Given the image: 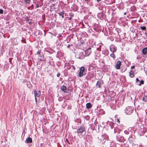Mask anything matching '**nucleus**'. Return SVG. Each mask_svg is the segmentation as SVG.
<instances>
[{"instance_id": "39448f33", "label": "nucleus", "mask_w": 147, "mask_h": 147, "mask_svg": "<svg viewBox=\"0 0 147 147\" xmlns=\"http://www.w3.org/2000/svg\"><path fill=\"white\" fill-rule=\"evenodd\" d=\"M110 49L112 53H114L117 50V47L114 45H111L110 47Z\"/></svg>"}, {"instance_id": "2f4dec72", "label": "nucleus", "mask_w": 147, "mask_h": 147, "mask_svg": "<svg viewBox=\"0 0 147 147\" xmlns=\"http://www.w3.org/2000/svg\"><path fill=\"white\" fill-rule=\"evenodd\" d=\"M29 83L30 84V83L29 82L27 83V85L28 86L29 84Z\"/></svg>"}, {"instance_id": "cd10ccee", "label": "nucleus", "mask_w": 147, "mask_h": 147, "mask_svg": "<svg viewBox=\"0 0 147 147\" xmlns=\"http://www.w3.org/2000/svg\"><path fill=\"white\" fill-rule=\"evenodd\" d=\"M101 1V0H97V2H100V1Z\"/></svg>"}, {"instance_id": "9b49d317", "label": "nucleus", "mask_w": 147, "mask_h": 147, "mask_svg": "<svg viewBox=\"0 0 147 147\" xmlns=\"http://www.w3.org/2000/svg\"><path fill=\"white\" fill-rule=\"evenodd\" d=\"M142 52L144 55L147 53V47H145L143 49Z\"/></svg>"}, {"instance_id": "f8f14e48", "label": "nucleus", "mask_w": 147, "mask_h": 147, "mask_svg": "<svg viewBox=\"0 0 147 147\" xmlns=\"http://www.w3.org/2000/svg\"><path fill=\"white\" fill-rule=\"evenodd\" d=\"M60 16H61L62 18H64V13L63 11L60 12L59 13H58Z\"/></svg>"}, {"instance_id": "dca6fc26", "label": "nucleus", "mask_w": 147, "mask_h": 147, "mask_svg": "<svg viewBox=\"0 0 147 147\" xmlns=\"http://www.w3.org/2000/svg\"><path fill=\"white\" fill-rule=\"evenodd\" d=\"M143 100L145 101L146 102L147 101V97L146 96H144L143 98Z\"/></svg>"}, {"instance_id": "4be33fe9", "label": "nucleus", "mask_w": 147, "mask_h": 147, "mask_svg": "<svg viewBox=\"0 0 147 147\" xmlns=\"http://www.w3.org/2000/svg\"><path fill=\"white\" fill-rule=\"evenodd\" d=\"M40 51L39 50L37 52V54H38V55H39L40 54Z\"/></svg>"}, {"instance_id": "c85d7f7f", "label": "nucleus", "mask_w": 147, "mask_h": 147, "mask_svg": "<svg viewBox=\"0 0 147 147\" xmlns=\"http://www.w3.org/2000/svg\"><path fill=\"white\" fill-rule=\"evenodd\" d=\"M117 122H119V120L118 119H117Z\"/></svg>"}, {"instance_id": "412c9836", "label": "nucleus", "mask_w": 147, "mask_h": 147, "mask_svg": "<svg viewBox=\"0 0 147 147\" xmlns=\"http://www.w3.org/2000/svg\"><path fill=\"white\" fill-rule=\"evenodd\" d=\"M60 75V73H58L57 74V76L58 77H59Z\"/></svg>"}, {"instance_id": "72a5a7b5", "label": "nucleus", "mask_w": 147, "mask_h": 147, "mask_svg": "<svg viewBox=\"0 0 147 147\" xmlns=\"http://www.w3.org/2000/svg\"><path fill=\"white\" fill-rule=\"evenodd\" d=\"M55 0H52V1H54Z\"/></svg>"}, {"instance_id": "1a4fd4ad", "label": "nucleus", "mask_w": 147, "mask_h": 147, "mask_svg": "<svg viewBox=\"0 0 147 147\" xmlns=\"http://www.w3.org/2000/svg\"><path fill=\"white\" fill-rule=\"evenodd\" d=\"M32 138L30 137H28L27 138L25 141V143H31L32 142Z\"/></svg>"}, {"instance_id": "a878e982", "label": "nucleus", "mask_w": 147, "mask_h": 147, "mask_svg": "<svg viewBox=\"0 0 147 147\" xmlns=\"http://www.w3.org/2000/svg\"><path fill=\"white\" fill-rule=\"evenodd\" d=\"M58 99L59 101H61L62 98H59Z\"/></svg>"}, {"instance_id": "4468645a", "label": "nucleus", "mask_w": 147, "mask_h": 147, "mask_svg": "<svg viewBox=\"0 0 147 147\" xmlns=\"http://www.w3.org/2000/svg\"><path fill=\"white\" fill-rule=\"evenodd\" d=\"M132 72V71L131 70L129 72V76L131 78H133L134 76V75Z\"/></svg>"}, {"instance_id": "20e7f679", "label": "nucleus", "mask_w": 147, "mask_h": 147, "mask_svg": "<svg viewBox=\"0 0 147 147\" xmlns=\"http://www.w3.org/2000/svg\"><path fill=\"white\" fill-rule=\"evenodd\" d=\"M85 128L84 125L81 126L77 129V133L79 134H81L83 133L84 132H85Z\"/></svg>"}, {"instance_id": "2eb2a0df", "label": "nucleus", "mask_w": 147, "mask_h": 147, "mask_svg": "<svg viewBox=\"0 0 147 147\" xmlns=\"http://www.w3.org/2000/svg\"><path fill=\"white\" fill-rule=\"evenodd\" d=\"M110 55L111 57L113 58V59H115V55L113 53H112Z\"/></svg>"}, {"instance_id": "f704fd0d", "label": "nucleus", "mask_w": 147, "mask_h": 147, "mask_svg": "<svg viewBox=\"0 0 147 147\" xmlns=\"http://www.w3.org/2000/svg\"><path fill=\"white\" fill-rule=\"evenodd\" d=\"M125 70H126V69H125V70L123 71H124Z\"/></svg>"}, {"instance_id": "473e14b6", "label": "nucleus", "mask_w": 147, "mask_h": 147, "mask_svg": "<svg viewBox=\"0 0 147 147\" xmlns=\"http://www.w3.org/2000/svg\"><path fill=\"white\" fill-rule=\"evenodd\" d=\"M126 14V13H124V15H125V14Z\"/></svg>"}, {"instance_id": "bb28decb", "label": "nucleus", "mask_w": 147, "mask_h": 147, "mask_svg": "<svg viewBox=\"0 0 147 147\" xmlns=\"http://www.w3.org/2000/svg\"><path fill=\"white\" fill-rule=\"evenodd\" d=\"M74 70H75V67L74 66H72Z\"/></svg>"}, {"instance_id": "6e6552de", "label": "nucleus", "mask_w": 147, "mask_h": 147, "mask_svg": "<svg viewBox=\"0 0 147 147\" xmlns=\"http://www.w3.org/2000/svg\"><path fill=\"white\" fill-rule=\"evenodd\" d=\"M91 51L90 48H89L85 51V55L87 56L89 55L91 53Z\"/></svg>"}, {"instance_id": "f3484780", "label": "nucleus", "mask_w": 147, "mask_h": 147, "mask_svg": "<svg viewBox=\"0 0 147 147\" xmlns=\"http://www.w3.org/2000/svg\"><path fill=\"white\" fill-rule=\"evenodd\" d=\"M140 28L142 30H144L146 29V27L144 26H141Z\"/></svg>"}, {"instance_id": "393cba45", "label": "nucleus", "mask_w": 147, "mask_h": 147, "mask_svg": "<svg viewBox=\"0 0 147 147\" xmlns=\"http://www.w3.org/2000/svg\"><path fill=\"white\" fill-rule=\"evenodd\" d=\"M85 1H87V3H88V2L90 1L91 0H85Z\"/></svg>"}, {"instance_id": "6ab92c4d", "label": "nucleus", "mask_w": 147, "mask_h": 147, "mask_svg": "<svg viewBox=\"0 0 147 147\" xmlns=\"http://www.w3.org/2000/svg\"><path fill=\"white\" fill-rule=\"evenodd\" d=\"M144 83V81L142 80L140 82V83L138 84L139 86H141L142 84H143Z\"/></svg>"}, {"instance_id": "7ed1b4c3", "label": "nucleus", "mask_w": 147, "mask_h": 147, "mask_svg": "<svg viewBox=\"0 0 147 147\" xmlns=\"http://www.w3.org/2000/svg\"><path fill=\"white\" fill-rule=\"evenodd\" d=\"M34 95L35 97V100L36 102H37V100L36 97H39L41 95V92L40 91H36L35 90H34Z\"/></svg>"}, {"instance_id": "c756f323", "label": "nucleus", "mask_w": 147, "mask_h": 147, "mask_svg": "<svg viewBox=\"0 0 147 147\" xmlns=\"http://www.w3.org/2000/svg\"><path fill=\"white\" fill-rule=\"evenodd\" d=\"M38 5L37 4L36 5V8H38Z\"/></svg>"}, {"instance_id": "423d86ee", "label": "nucleus", "mask_w": 147, "mask_h": 147, "mask_svg": "<svg viewBox=\"0 0 147 147\" xmlns=\"http://www.w3.org/2000/svg\"><path fill=\"white\" fill-rule=\"evenodd\" d=\"M103 84V82L102 80H99L97 81V82L96 84V87L99 88L101 87V86Z\"/></svg>"}, {"instance_id": "b1692460", "label": "nucleus", "mask_w": 147, "mask_h": 147, "mask_svg": "<svg viewBox=\"0 0 147 147\" xmlns=\"http://www.w3.org/2000/svg\"><path fill=\"white\" fill-rule=\"evenodd\" d=\"M136 82H137L138 81L140 82V81L138 78H137L136 79Z\"/></svg>"}, {"instance_id": "5701e85b", "label": "nucleus", "mask_w": 147, "mask_h": 147, "mask_svg": "<svg viewBox=\"0 0 147 147\" xmlns=\"http://www.w3.org/2000/svg\"><path fill=\"white\" fill-rule=\"evenodd\" d=\"M135 67V66H132L131 67V69H133Z\"/></svg>"}, {"instance_id": "a211bd4d", "label": "nucleus", "mask_w": 147, "mask_h": 147, "mask_svg": "<svg viewBox=\"0 0 147 147\" xmlns=\"http://www.w3.org/2000/svg\"><path fill=\"white\" fill-rule=\"evenodd\" d=\"M31 0H24L25 2L27 4H29Z\"/></svg>"}, {"instance_id": "0eeeda50", "label": "nucleus", "mask_w": 147, "mask_h": 147, "mask_svg": "<svg viewBox=\"0 0 147 147\" xmlns=\"http://www.w3.org/2000/svg\"><path fill=\"white\" fill-rule=\"evenodd\" d=\"M121 65V62L120 61H118L117 62L116 64L115 65V68L117 69H119L120 68V67Z\"/></svg>"}, {"instance_id": "ddd939ff", "label": "nucleus", "mask_w": 147, "mask_h": 147, "mask_svg": "<svg viewBox=\"0 0 147 147\" xmlns=\"http://www.w3.org/2000/svg\"><path fill=\"white\" fill-rule=\"evenodd\" d=\"M66 88H67L64 85H63L62 86L61 88V90L64 91V92H65V90L66 89Z\"/></svg>"}, {"instance_id": "aec40b11", "label": "nucleus", "mask_w": 147, "mask_h": 147, "mask_svg": "<svg viewBox=\"0 0 147 147\" xmlns=\"http://www.w3.org/2000/svg\"><path fill=\"white\" fill-rule=\"evenodd\" d=\"M3 10L2 9H0V14H2L3 13Z\"/></svg>"}, {"instance_id": "f257e3e1", "label": "nucleus", "mask_w": 147, "mask_h": 147, "mask_svg": "<svg viewBox=\"0 0 147 147\" xmlns=\"http://www.w3.org/2000/svg\"><path fill=\"white\" fill-rule=\"evenodd\" d=\"M134 109V108L132 107L128 106L125 110V113L127 115H130L132 113Z\"/></svg>"}, {"instance_id": "9d476101", "label": "nucleus", "mask_w": 147, "mask_h": 147, "mask_svg": "<svg viewBox=\"0 0 147 147\" xmlns=\"http://www.w3.org/2000/svg\"><path fill=\"white\" fill-rule=\"evenodd\" d=\"M86 108L88 109L91 108L92 107V105L90 102L87 103L86 105Z\"/></svg>"}, {"instance_id": "f03ea898", "label": "nucleus", "mask_w": 147, "mask_h": 147, "mask_svg": "<svg viewBox=\"0 0 147 147\" xmlns=\"http://www.w3.org/2000/svg\"><path fill=\"white\" fill-rule=\"evenodd\" d=\"M85 70V68L84 67H82L80 69L79 72L78 74V76L79 77H82L84 75V72Z\"/></svg>"}, {"instance_id": "7c9ffc66", "label": "nucleus", "mask_w": 147, "mask_h": 147, "mask_svg": "<svg viewBox=\"0 0 147 147\" xmlns=\"http://www.w3.org/2000/svg\"><path fill=\"white\" fill-rule=\"evenodd\" d=\"M67 47L68 48H69L70 47V45H68V46H67Z\"/></svg>"}]
</instances>
